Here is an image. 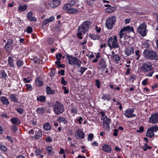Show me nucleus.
Returning a JSON list of instances; mask_svg holds the SVG:
<instances>
[{
  "instance_id": "nucleus-57",
  "label": "nucleus",
  "mask_w": 158,
  "mask_h": 158,
  "mask_svg": "<svg viewBox=\"0 0 158 158\" xmlns=\"http://www.w3.org/2000/svg\"><path fill=\"white\" fill-rule=\"evenodd\" d=\"M23 81L24 83H29L30 82V80L29 77H28L27 78H24Z\"/></svg>"
},
{
  "instance_id": "nucleus-28",
  "label": "nucleus",
  "mask_w": 158,
  "mask_h": 158,
  "mask_svg": "<svg viewBox=\"0 0 158 158\" xmlns=\"http://www.w3.org/2000/svg\"><path fill=\"white\" fill-rule=\"evenodd\" d=\"M36 85L38 86H41L43 85V82L40 78H37L35 79Z\"/></svg>"
},
{
  "instance_id": "nucleus-48",
  "label": "nucleus",
  "mask_w": 158,
  "mask_h": 158,
  "mask_svg": "<svg viewBox=\"0 0 158 158\" xmlns=\"http://www.w3.org/2000/svg\"><path fill=\"white\" fill-rule=\"evenodd\" d=\"M62 57V55L60 53L57 54L56 55V58L58 60H60L61 59Z\"/></svg>"
},
{
  "instance_id": "nucleus-40",
  "label": "nucleus",
  "mask_w": 158,
  "mask_h": 158,
  "mask_svg": "<svg viewBox=\"0 0 158 158\" xmlns=\"http://www.w3.org/2000/svg\"><path fill=\"white\" fill-rule=\"evenodd\" d=\"M78 12V10L76 9L71 8L70 10H69L68 13L72 14H76Z\"/></svg>"
},
{
  "instance_id": "nucleus-54",
  "label": "nucleus",
  "mask_w": 158,
  "mask_h": 158,
  "mask_svg": "<svg viewBox=\"0 0 158 158\" xmlns=\"http://www.w3.org/2000/svg\"><path fill=\"white\" fill-rule=\"evenodd\" d=\"M52 140V138L50 136L47 137L45 139L46 141L48 142H51Z\"/></svg>"
},
{
  "instance_id": "nucleus-52",
  "label": "nucleus",
  "mask_w": 158,
  "mask_h": 158,
  "mask_svg": "<svg viewBox=\"0 0 158 158\" xmlns=\"http://www.w3.org/2000/svg\"><path fill=\"white\" fill-rule=\"evenodd\" d=\"M1 73L2 76V77L5 78L6 77H7V74L5 73L4 70L1 71Z\"/></svg>"
},
{
  "instance_id": "nucleus-14",
  "label": "nucleus",
  "mask_w": 158,
  "mask_h": 158,
  "mask_svg": "<svg viewBox=\"0 0 158 158\" xmlns=\"http://www.w3.org/2000/svg\"><path fill=\"white\" fill-rule=\"evenodd\" d=\"M107 65L106 63V60L104 59L101 58L99 60L98 62V69L105 70Z\"/></svg>"
},
{
  "instance_id": "nucleus-50",
  "label": "nucleus",
  "mask_w": 158,
  "mask_h": 158,
  "mask_svg": "<svg viewBox=\"0 0 158 158\" xmlns=\"http://www.w3.org/2000/svg\"><path fill=\"white\" fill-rule=\"evenodd\" d=\"M25 86L26 87V89L27 90H32V87L30 84H27L25 85Z\"/></svg>"
},
{
  "instance_id": "nucleus-15",
  "label": "nucleus",
  "mask_w": 158,
  "mask_h": 158,
  "mask_svg": "<svg viewBox=\"0 0 158 158\" xmlns=\"http://www.w3.org/2000/svg\"><path fill=\"white\" fill-rule=\"evenodd\" d=\"M103 120L104 127L106 129H108L110 127V123H111L110 119L108 118L106 116L102 119Z\"/></svg>"
},
{
  "instance_id": "nucleus-45",
  "label": "nucleus",
  "mask_w": 158,
  "mask_h": 158,
  "mask_svg": "<svg viewBox=\"0 0 158 158\" xmlns=\"http://www.w3.org/2000/svg\"><path fill=\"white\" fill-rule=\"evenodd\" d=\"M35 155L36 156H38L41 154V151L39 149H36L35 151Z\"/></svg>"
},
{
  "instance_id": "nucleus-3",
  "label": "nucleus",
  "mask_w": 158,
  "mask_h": 158,
  "mask_svg": "<svg viewBox=\"0 0 158 158\" xmlns=\"http://www.w3.org/2000/svg\"><path fill=\"white\" fill-rule=\"evenodd\" d=\"M152 64L151 63H145L143 64L140 67V70L143 73H149L145 75L146 76L151 77L154 73V72L152 70Z\"/></svg>"
},
{
  "instance_id": "nucleus-56",
  "label": "nucleus",
  "mask_w": 158,
  "mask_h": 158,
  "mask_svg": "<svg viewBox=\"0 0 158 158\" xmlns=\"http://www.w3.org/2000/svg\"><path fill=\"white\" fill-rule=\"evenodd\" d=\"M144 129V127H143L140 126L139 127V130H137V132L142 133L143 132Z\"/></svg>"
},
{
  "instance_id": "nucleus-37",
  "label": "nucleus",
  "mask_w": 158,
  "mask_h": 158,
  "mask_svg": "<svg viewBox=\"0 0 158 158\" xmlns=\"http://www.w3.org/2000/svg\"><path fill=\"white\" fill-rule=\"evenodd\" d=\"M44 129L47 131L50 129L51 127L49 123H46L44 125Z\"/></svg>"
},
{
  "instance_id": "nucleus-36",
  "label": "nucleus",
  "mask_w": 158,
  "mask_h": 158,
  "mask_svg": "<svg viewBox=\"0 0 158 158\" xmlns=\"http://www.w3.org/2000/svg\"><path fill=\"white\" fill-rule=\"evenodd\" d=\"M36 112L39 114H42L44 113L45 110L42 107L39 108L37 109Z\"/></svg>"
},
{
  "instance_id": "nucleus-10",
  "label": "nucleus",
  "mask_w": 158,
  "mask_h": 158,
  "mask_svg": "<svg viewBox=\"0 0 158 158\" xmlns=\"http://www.w3.org/2000/svg\"><path fill=\"white\" fill-rule=\"evenodd\" d=\"M158 130V127L155 125L149 128L147 130L146 136L149 138H152L154 136V132H156Z\"/></svg>"
},
{
  "instance_id": "nucleus-39",
  "label": "nucleus",
  "mask_w": 158,
  "mask_h": 158,
  "mask_svg": "<svg viewBox=\"0 0 158 158\" xmlns=\"http://www.w3.org/2000/svg\"><path fill=\"white\" fill-rule=\"evenodd\" d=\"M102 98L104 100H107L108 101L110 100L111 99L110 96L107 94L104 95L102 97Z\"/></svg>"
},
{
  "instance_id": "nucleus-21",
  "label": "nucleus",
  "mask_w": 158,
  "mask_h": 158,
  "mask_svg": "<svg viewBox=\"0 0 158 158\" xmlns=\"http://www.w3.org/2000/svg\"><path fill=\"white\" fill-rule=\"evenodd\" d=\"M27 7L26 5H20L18 7V10L19 12L24 11L27 10Z\"/></svg>"
},
{
  "instance_id": "nucleus-13",
  "label": "nucleus",
  "mask_w": 158,
  "mask_h": 158,
  "mask_svg": "<svg viewBox=\"0 0 158 158\" xmlns=\"http://www.w3.org/2000/svg\"><path fill=\"white\" fill-rule=\"evenodd\" d=\"M134 111L133 109H128L125 111L124 114L127 118L134 117L135 116V115L133 114Z\"/></svg>"
},
{
  "instance_id": "nucleus-60",
  "label": "nucleus",
  "mask_w": 158,
  "mask_h": 158,
  "mask_svg": "<svg viewBox=\"0 0 158 158\" xmlns=\"http://www.w3.org/2000/svg\"><path fill=\"white\" fill-rule=\"evenodd\" d=\"M118 130L117 129H114V132L113 133V135L114 136H117L118 135Z\"/></svg>"
},
{
  "instance_id": "nucleus-53",
  "label": "nucleus",
  "mask_w": 158,
  "mask_h": 158,
  "mask_svg": "<svg viewBox=\"0 0 158 158\" xmlns=\"http://www.w3.org/2000/svg\"><path fill=\"white\" fill-rule=\"evenodd\" d=\"M109 86L112 89L114 90H115L116 89L117 90H119L120 89L119 87H114V86L113 85H112V84H110L109 85Z\"/></svg>"
},
{
  "instance_id": "nucleus-33",
  "label": "nucleus",
  "mask_w": 158,
  "mask_h": 158,
  "mask_svg": "<svg viewBox=\"0 0 158 158\" xmlns=\"http://www.w3.org/2000/svg\"><path fill=\"white\" fill-rule=\"evenodd\" d=\"M141 52L140 51L138 50L135 51V57L137 60H138L139 59L141 56Z\"/></svg>"
},
{
  "instance_id": "nucleus-51",
  "label": "nucleus",
  "mask_w": 158,
  "mask_h": 158,
  "mask_svg": "<svg viewBox=\"0 0 158 158\" xmlns=\"http://www.w3.org/2000/svg\"><path fill=\"white\" fill-rule=\"evenodd\" d=\"M100 83L99 80L97 79L96 80L95 85L97 86V87L98 89L100 88Z\"/></svg>"
},
{
  "instance_id": "nucleus-29",
  "label": "nucleus",
  "mask_w": 158,
  "mask_h": 158,
  "mask_svg": "<svg viewBox=\"0 0 158 158\" xmlns=\"http://www.w3.org/2000/svg\"><path fill=\"white\" fill-rule=\"evenodd\" d=\"M72 7L71 5H70L68 3H67L64 4L63 7V9L69 12V10H70Z\"/></svg>"
},
{
  "instance_id": "nucleus-32",
  "label": "nucleus",
  "mask_w": 158,
  "mask_h": 158,
  "mask_svg": "<svg viewBox=\"0 0 158 158\" xmlns=\"http://www.w3.org/2000/svg\"><path fill=\"white\" fill-rule=\"evenodd\" d=\"M57 120L60 123H63L64 124H65L67 122V120L63 117H59Z\"/></svg>"
},
{
  "instance_id": "nucleus-7",
  "label": "nucleus",
  "mask_w": 158,
  "mask_h": 158,
  "mask_svg": "<svg viewBox=\"0 0 158 158\" xmlns=\"http://www.w3.org/2000/svg\"><path fill=\"white\" fill-rule=\"evenodd\" d=\"M66 57L69 60V64L71 65H76L80 67L81 62L78 59L73 57L69 55H67Z\"/></svg>"
},
{
  "instance_id": "nucleus-63",
  "label": "nucleus",
  "mask_w": 158,
  "mask_h": 158,
  "mask_svg": "<svg viewBox=\"0 0 158 158\" xmlns=\"http://www.w3.org/2000/svg\"><path fill=\"white\" fill-rule=\"evenodd\" d=\"M49 23V21H48L47 19H45L44 21H43L42 23V25H46Z\"/></svg>"
},
{
  "instance_id": "nucleus-34",
  "label": "nucleus",
  "mask_w": 158,
  "mask_h": 158,
  "mask_svg": "<svg viewBox=\"0 0 158 158\" xmlns=\"http://www.w3.org/2000/svg\"><path fill=\"white\" fill-rule=\"evenodd\" d=\"M87 69V68L83 67H81L80 65L78 71L81 73V74H82Z\"/></svg>"
},
{
  "instance_id": "nucleus-35",
  "label": "nucleus",
  "mask_w": 158,
  "mask_h": 158,
  "mask_svg": "<svg viewBox=\"0 0 158 158\" xmlns=\"http://www.w3.org/2000/svg\"><path fill=\"white\" fill-rule=\"evenodd\" d=\"M46 99L45 96H40L38 97L37 98V100L38 101H40L42 102H44Z\"/></svg>"
},
{
  "instance_id": "nucleus-27",
  "label": "nucleus",
  "mask_w": 158,
  "mask_h": 158,
  "mask_svg": "<svg viewBox=\"0 0 158 158\" xmlns=\"http://www.w3.org/2000/svg\"><path fill=\"white\" fill-rule=\"evenodd\" d=\"M41 132L39 130L35 132L34 138L36 139H39L41 137Z\"/></svg>"
},
{
  "instance_id": "nucleus-18",
  "label": "nucleus",
  "mask_w": 158,
  "mask_h": 158,
  "mask_svg": "<svg viewBox=\"0 0 158 158\" xmlns=\"http://www.w3.org/2000/svg\"><path fill=\"white\" fill-rule=\"evenodd\" d=\"M104 6L105 7H108V8H107L106 10V12L107 13H111L113 12L115 10H116L115 7L114 6H111L109 5H105Z\"/></svg>"
},
{
  "instance_id": "nucleus-31",
  "label": "nucleus",
  "mask_w": 158,
  "mask_h": 158,
  "mask_svg": "<svg viewBox=\"0 0 158 158\" xmlns=\"http://www.w3.org/2000/svg\"><path fill=\"white\" fill-rule=\"evenodd\" d=\"M111 58L114 61L117 62L119 61L120 59V57L117 55H111Z\"/></svg>"
},
{
  "instance_id": "nucleus-47",
  "label": "nucleus",
  "mask_w": 158,
  "mask_h": 158,
  "mask_svg": "<svg viewBox=\"0 0 158 158\" xmlns=\"http://www.w3.org/2000/svg\"><path fill=\"white\" fill-rule=\"evenodd\" d=\"M26 31L28 33H31L33 31V29L31 27H28Z\"/></svg>"
},
{
  "instance_id": "nucleus-61",
  "label": "nucleus",
  "mask_w": 158,
  "mask_h": 158,
  "mask_svg": "<svg viewBox=\"0 0 158 158\" xmlns=\"http://www.w3.org/2000/svg\"><path fill=\"white\" fill-rule=\"evenodd\" d=\"M16 111L20 114H22L23 111V109L21 108H19L16 109Z\"/></svg>"
},
{
  "instance_id": "nucleus-30",
  "label": "nucleus",
  "mask_w": 158,
  "mask_h": 158,
  "mask_svg": "<svg viewBox=\"0 0 158 158\" xmlns=\"http://www.w3.org/2000/svg\"><path fill=\"white\" fill-rule=\"evenodd\" d=\"M46 91L47 93L48 94H53L55 93V91L52 89L51 88L48 86L47 87Z\"/></svg>"
},
{
  "instance_id": "nucleus-59",
  "label": "nucleus",
  "mask_w": 158,
  "mask_h": 158,
  "mask_svg": "<svg viewBox=\"0 0 158 158\" xmlns=\"http://www.w3.org/2000/svg\"><path fill=\"white\" fill-rule=\"evenodd\" d=\"M0 148L1 150L6 151L7 150V148L4 145H2L0 146Z\"/></svg>"
},
{
  "instance_id": "nucleus-2",
  "label": "nucleus",
  "mask_w": 158,
  "mask_h": 158,
  "mask_svg": "<svg viewBox=\"0 0 158 158\" xmlns=\"http://www.w3.org/2000/svg\"><path fill=\"white\" fill-rule=\"evenodd\" d=\"M91 23V22L90 21H85L78 27L77 35L80 39H82V37L81 36L82 34H85L88 31L89 28V26Z\"/></svg>"
},
{
  "instance_id": "nucleus-19",
  "label": "nucleus",
  "mask_w": 158,
  "mask_h": 158,
  "mask_svg": "<svg viewBox=\"0 0 158 158\" xmlns=\"http://www.w3.org/2000/svg\"><path fill=\"white\" fill-rule=\"evenodd\" d=\"M60 3L59 1L57 0H53L50 3L51 6L53 8H55L58 6Z\"/></svg>"
},
{
  "instance_id": "nucleus-64",
  "label": "nucleus",
  "mask_w": 158,
  "mask_h": 158,
  "mask_svg": "<svg viewBox=\"0 0 158 158\" xmlns=\"http://www.w3.org/2000/svg\"><path fill=\"white\" fill-rule=\"evenodd\" d=\"M58 73L60 74L62 76L64 75V70L61 69L60 71H58Z\"/></svg>"
},
{
  "instance_id": "nucleus-5",
  "label": "nucleus",
  "mask_w": 158,
  "mask_h": 158,
  "mask_svg": "<svg viewBox=\"0 0 158 158\" xmlns=\"http://www.w3.org/2000/svg\"><path fill=\"white\" fill-rule=\"evenodd\" d=\"M107 43L110 48H119L117 42V37L114 35L113 37H110L108 40Z\"/></svg>"
},
{
  "instance_id": "nucleus-12",
  "label": "nucleus",
  "mask_w": 158,
  "mask_h": 158,
  "mask_svg": "<svg viewBox=\"0 0 158 158\" xmlns=\"http://www.w3.org/2000/svg\"><path fill=\"white\" fill-rule=\"evenodd\" d=\"M149 122L152 124L158 123V114H153L149 118Z\"/></svg>"
},
{
  "instance_id": "nucleus-38",
  "label": "nucleus",
  "mask_w": 158,
  "mask_h": 158,
  "mask_svg": "<svg viewBox=\"0 0 158 158\" xmlns=\"http://www.w3.org/2000/svg\"><path fill=\"white\" fill-rule=\"evenodd\" d=\"M89 36L91 39L94 40H98L99 38V36L96 35L91 34L89 35Z\"/></svg>"
},
{
  "instance_id": "nucleus-6",
  "label": "nucleus",
  "mask_w": 158,
  "mask_h": 158,
  "mask_svg": "<svg viewBox=\"0 0 158 158\" xmlns=\"http://www.w3.org/2000/svg\"><path fill=\"white\" fill-rule=\"evenodd\" d=\"M145 56L151 60H158V53H156L153 51H148L147 49L144 50Z\"/></svg>"
},
{
  "instance_id": "nucleus-24",
  "label": "nucleus",
  "mask_w": 158,
  "mask_h": 158,
  "mask_svg": "<svg viewBox=\"0 0 158 158\" xmlns=\"http://www.w3.org/2000/svg\"><path fill=\"white\" fill-rule=\"evenodd\" d=\"M33 13L31 12H29L27 14V17L28 19L30 21H36V19L32 16Z\"/></svg>"
},
{
  "instance_id": "nucleus-25",
  "label": "nucleus",
  "mask_w": 158,
  "mask_h": 158,
  "mask_svg": "<svg viewBox=\"0 0 158 158\" xmlns=\"http://www.w3.org/2000/svg\"><path fill=\"white\" fill-rule=\"evenodd\" d=\"M14 59L11 56H10L8 59V61L9 65L10 67L14 68L15 66L14 63Z\"/></svg>"
},
{
  "instance_id": "nucleus-8",
  "label": "nucleus",
  "mask_w": 158,
  "mask_h": 158,
  "mask_svg": "<svg viewBox=\"0 0 158 158\" xmlns=\"http://www.w3.org/2000/svg\"><path fill=\"white\" fill-rule=\"evenodd\" d=\"M116 22V18L114 16H112L108 18L106 22V27L109 29H111L115 25Z\"/></svg>"
},
{
  "instance_id": "nucleus-20",
  "label": "nucleus",
  "mask_w": 158,
  "mask_h": 158,
  "mask_svg": "<svg viewBox=\"0 0 158 158\" xmlns=\"http://www.w3.org/2000/svg\"><path fill=\"white\" fill-rule=\"evenodd\" d=\"M102 148L104 151L107 152H110L111 151V148L109 145L107 144H104L102 146Z\"/></svg>"
},
{
  "instance_id": "nucleus-55",
  "label": "nucleus",
  "mask_w": 158,
  "mask_h": 158,
  "mask_svg": "<svg viewBox=\"0 0 158 158\" xmlns=\"http://www.w3.org/2000/svg\"><path fill=\"white\" fill-rule=\"evenodd\" d=\"M49 22L53 21L55 19V17L53 16H51L49 18L46 19Z\"/></svg>"
},
{
  "instance_id": "nucleus-16",
  "label": "nucleus",
  "mask_w": 158,
  "mask_h": 158,
  "mask_svg": "<svg viewBox=\"0 0 158 158\" xmlns=\"http://www.w3.org/2000/svg\"><path fill=\"white\" fill-rule=\"evenodd\" d=\"M134 53V48L132 47L126 48L124 52L125 54L127 56L131 55Z\"/></svg>"
},
{
  "instance_id": "nucleus-58",
  "label": "nucleus",
  "mask_w": 158,
  "mask_h": 158,
  "mask_svg": "<svg viewBox=\"0 0 158 158\" xmlns=\"http://www.w3.org/2000/svg\"><path fill=\"white\" fill-rule=\"evenodd\" d=\"M68 4L71 5V6L72 7L75 4V2L74 0H71L70 1L69 3Z\"/></svg>"
},
{
  "instance_id": "nucleus-41",
  "label": "nucleus",
  "mask_w": 158,
  "mask_h": 158,
  "mask_svg": "<svg viewBox=\"0 0 158 158\" xmlns=\"http://www.w3.org/2000/svg\"><path fill=\"white\" fill-rule=\"evenodd\" d=\"M23 62L22 60H18L16 62L17 65L18 67L19 68L23 65Z\"/></svg>"
},
{
  "instance_id": "nucleus-26",
  "label": "nucleus",
  "mask_w": 158,
  "mask_h": 158,
  "mask_svg": "<svg viewBox=\"0 0 158 158\" xmlns=\"http://www.w3.org/2000/svg\"><path fill=\"white\" fill-rule=\"evenodd\" d=\"M0 100L2 102L4 105H8L9 104V102L6 97L4 96L1 97Z\"/></svg>"
},
{
  "instance_id": "nucleus-42",
  "label": "nucleus",
  "mask_w": 158,
  "mask_h": 158,
  "mask_svg": "<svg viewBox=\"0 0 158 158\" xmlns=\"http://www.w3.org/2000/svg\"><path fill=\"white\" fill-rule=\"evenodd\" d=\"M61 83L63 85H65L67 84V81L64 80V77H62L61 78Z\"/></svg>"
},
{
  "instance_id": "nucleus-1",
  "label": "nucleus",
  "mask_w": 158,
  "mask_h": 158,
  "mask_svg": "<svg viewBox=\"0 0 158 158\" xmlns=\"http://www.w3.org/2000/svg\"><path fill=\"white\" fill-rule=\"evenodd\" d=\"M126 31L128 32L134 31L133 28L129 26L124 27L121 29L119 33L120 41L122 44L127 45L129 44L130 37L126 34Z\"/></svg>"
},
{
  "instance_id": "nucleus-4",
  "label": "nucleus",
  "mask_w": 158,
  "mask_h": 158,
  "mask_svg": "<svg viewBox=\"0 0 158 158\" xmlns=\"http://www.w3.org/2000/svg\"><path fill=\"white\" fill-rule=\"evenodd\" d=\"M53 110L56 114L58 115L63 113L64 110V107L61 103L56 101L54 105Z\"/></svg>"
},
{
  "instance_id": "nucleus-43",
  "label": "nucleus",
  "mask_w": 158,
  "mask_h": 158,
  "mask_svg": "<svg viewBox=\"0 0 158 158\" xmlns=\"http://www.w3.org/2000/svg\"><path fill=\"white\" fill-rule=\"evenodd\" d=\"M144 145L145 147H142V148L144 151H145L147 149H150L152 148V147L148 146L146 143Z\"/></svg>"
},
{
  "instance_id": "nucleus-44",
  "label": "nucleus",
  "mask_w": 158,
  "mask_h": 158,
  "mask_svg": "<svg viewBox=\"0 0 158 158\" xmlns=\"http://www.w3.org/2000/svg\"><path fill=\"white\" fill-rule=\"evenodd\" d=\"M46 150L48 154H52V148L51 146H48L46 148Z\"/></svg>"
},
{
  "instance_id": "nucleus-11",
  "label": "nucleus",
  "mask_w": 158,
  "mask_h": 158,
  "mask_svg": "<svg viewBox=\"0 0 158 158\" xmlns=\"http://www.w3.org/2000/svg\"><path fill=\"white\" fill-rule=\"evenodd\" d=\"M85 135L83 131L81 129L77 130L75 131V135L77 139H83L85 137Z\"/></svg>"
},
{
  "instance_id": "nucleus-23",
  "label": "nucleus",
  "mask_w": 158,
  "mask_h": 158,
  "mask_svg": "<svg viewBox=\"0 0 158 158\" xmlns=\"http://www.w3.org/2000/svg\"><path fill=\"white\" fill-rule=\"evenodd\" d=\"M10 121L14 124L19 125L20 123V121L19 119L17 118H12L10 119Z\"/></svg>"
},
{
  "instance_id": "nucleus-49",
  "label": "nucleus",
  "mask_w": 158,
  "mask_h": 158,
  "mask_svg": "<svg viewBox=\"0 0 158 158\" xmlns=\"http://www.w3.org/2000/svg\"><path fill=\"white\" fill-rule=\"evenodd\" d=\"M77 110L76 107H74L71 110V112L73 114H75L77 113Z\"/></svg>"
},
{
  "instance_id": "nucleus-17",
  "label": "nucleus",
  "mask_w": 158,
  "mask_h": 158,
  "mask_svg": "<svg viewBox=\"0 0 158 158\" xmlns=\"http://www.w3.org/2000/svg\"><path fill=\"white\" fill-rule=\"evenodd\" d=\"M13 44V41L11 39L9 40L5 46V48L6 50H8L9 48H11L12 47Z\"/></svg>"
},
{
  "instance_id": "nucleus-46",
  "label": "nucleus",
  "mask_w": 158,
  "mask_h": 158,
  "mask_svg": "<svg viewBox=\"0 0 158 158\" xmlns=\"http://www.w3.org/2000/svg\"><path fill=\"white\" fill-rule=\"evenodd\" d=\"M94 138V135L93 134H90L88 136V140L89 141H91L93 140Z\"/></svg>"
},
{
  "instance_id": "nucleus-62",
  "label": "nucleus",
  "mask_w": 158,
  "mask_h": 158,
  "mask_svg": "<svg viewBox=\"0 0 158 158\" xmlns=\"http://www.w3.org/2000/svg\"><path fill=\"white\" fill-rule=\"evenodd\" d=\"M49 23V21H48L47 19H45L44 21H43L42 23V25H46Z\"/></svg>"
},
{
  "instance_id": "nucleus-22",
  "label": "nucleus",
  "mask_w": 158,
  "mask_h": 158,
  "mask_svg": "<svg viewBox=\"0 0 158 158\" xmlns=\"http://www.w3.org/2000/svg\"><path fill=\"white\" fill-rule=\"evenodd\" d=\"M9 98L10 99L11 101L15 102L18 103V101L16 96L14 94H11L9 95Z\"/></svg>"
},
{
  "instance_id": "nucleus-9",
  "label": "nucleus",
  "mask_w": 158,
  "mask_h": 158,
  "mask_svg": "<svg viewBox=\"0 0 158 158\" xmlns=\"http://www.w3.org/2000/svg\"><path fill=\"white\" fill-rule=\"evenodd\" d=\"M147 26L144 23L139 25L137 29V31L143 36H146L148 31L147 30Z\"/></svg>"
}]
</instances>
